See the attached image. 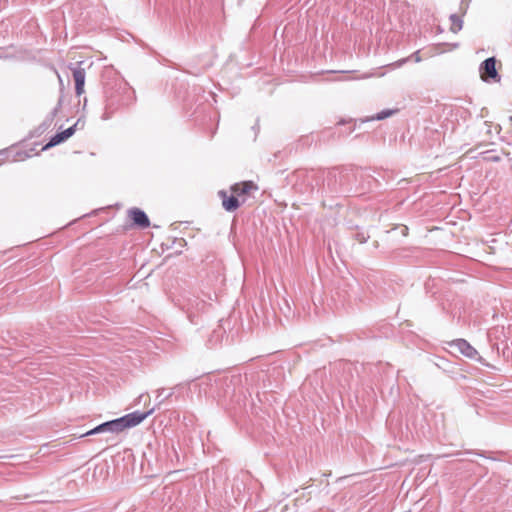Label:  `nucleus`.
<instances>
[{
  "mask_svg": "<svg viewBox=\"0 0 512 512\" xmlns=\"http://www.w3.org/2000/svg\"><path fill=\"white\" fill-rule=\"evenodd\" d=\"M154 412V408L146 411H134L132 413L126 414L120 418L104 422L97 427L91 429L86 432L84 436L99 434V433H113L118 434L124 431L127 428H132L139 425L143 422L148 416H150Z\"/></svg>",
  "mask_w": 512,
  "mask_h": 512,
  "instance_id": "obj_1",
  "label": "nucleus"
},
{
  "mask_svg": "<svg viewBox=\"0 0 512 512\" xmlns=\"http://www.w3.org/2000/svg\"><path fill=\"white\" fill-rule=\"evenodd\" d=\"M134 100V91L124 84L117 91L106 92L105 111L102 119H109L119 108L130 105Z\"/></svg>",
  "mask_w": 512,
  "mask_h": 512,
  "instance_id": "obj_2",
  "label": "nucleus"
},
{
  "mask_svg": "<svg viewBox=\"0 0 512 512\" xmlns=\"http://www.w3.org/2000/svg\"><path fill=\"white\" fill-rule=\"evenodd\" d=\"M479 72L481 79L485 82L500 81V75L496 70V59L494 57L485 59L479 67Z\"/></svg>",
  "mask_w": 512,
  "mask_h": 512,
  "instance_id": "obj_3",
  "label": "nucleus"
},
{
  "mask_svg": "<svg viewBox=\"0 0 512 512\" xmlns=\"http://www.w3.org/2000/svg\"><path fill=\"white\" fill-rule=\"evenodd\" d=\"M450 347L456 348L462 355L469 359H474L479 362H483L482 357L478 355L477 350L465 339H456L449 343Z\"/></svg>",
  "mask_w": 512,
  "mask_h": 512,
  "instance_id": "obj_4",
  "label": "nucleus"
},
{
  "mask_svg": "<svg viewBox=\"0 0 512 512\" xmlns=\"http://www.w3.org/2000/svg\"><path fill=\"white\" fill-rule=\"evenodd\" d=\"M81 63H78L76 66L72 67V75L75 81V92L77 96H80L84 93V85H85V69L80 67Z\"/></svg>",
  "mask_w": 512,
  "mask_h": 512,
  "instance_id": "obj_5",
  "label": "nucleus"
},
{
  "mask_svg": "<svg viewBox=\"0 0 512 512\" xmlns=\"http://www.w3.org/2000/svg\"><path fill=\"white\" fill-rule=\"evenodd\" d=\"M218 196L222 200V206L227 212H233L241 205L235 194L229 196L225 190L218 191Z\"/></svg>",
  "mask_w": 512,
  "mask_h": 512,
  "instance_id": "obj_6",
  "label": "nucleus"
},
{
  "mask_svg": "<svg viewBox=\"0 0 512 512\" xmlns=\"http://www.w3.org/2000/svg\"><path fill=\"white\" fill-rule=\"evenodd\" d=\"M128 215L134 225L140 228H147L150 226L149 218L143 210L139 208H131L128 210Z\"/></svg>",
  "mask_w": 512,
  "mask_h": 512,
  "instance_id": "obj_7",
  "label": "nucleus"
},
{
  "mask_svg": "<svg viewBox=\"0 0 512 512\" xmlns=\"http://www.w3.org/2000/svg\"><path fill=\"white\" fill-rule=\"evenodd\" d=\"M187 306L188 317L190 321L193 322L192 317L194 315V311H204L207 306V302L204 299H199V297H195L194 299H189Z\"/></svg>",
  "mask_w": 512,
  "mask_h": 512,
  "instance_id": "obj_8",
  "label": "nucleus"
},
{
  "mask_svg": "<svg viewBox=\"0 0 512 512\" xmlns=\"http://www.w3.org/2000/svg\"><path fill=\"white\" fill-rule=\"evenodd\" d=\"M257 186L252 181H246L242 183H236L231 186V191L237 197L245 195L249 193L251 190H256Z\"/></svg>",
  "mask_w": 512,
  "mask_h": 512,
  "instance_id": "obj_9",
  "label": "nucleus"
},
{
  "mask_svg": "<svg viewBox=\"0 0 512 512\" xmlns=\"http://www.w3.org/2000/svg\"><path fill=\"white\" fill-rule=\"evenodd\" d=\"M60 106H61V101L58 102L57 106L46 116L44 121L40 124L38 129L41 132H44L51 127V125L53 124L54 118L56 117V115L59 112Z\"/></svg>",
  "mask_w": 512,
  "mask_h": 512,
  "instance_id": "obj_10",
  "label": "nucleus"
},
{
  "mask_svg": "<svg viewBox=\"0 0 512 512\" xmlns=\"http://www.w3.org/2000/svg\"><path fill=\"white\" fill-rule=\"evenodd\" d=\"M450 21H451V31L453 33H457L458 31H460L462 29L463 21L458 15L451 14Z\"/></svg>",
  "mask_w": 512,
  "mask_h": 512,
  "instance_id": "obj_11",
  "label": "nucleus"
},
{
  "mask_svg": "<svg viewBox=\"0 0 512 512\" xmlns=\"http://www.w3.org/2000/svg\"><path fill=\"white\" fill-rule=\"evenodd\" d=\"M65 140H67V139H66V137H64V134L62 132H59V133L55 134L53 137H51L49 142L45 145L44 149L56 146V145L64 142Z\"/></svg>",
  "mask_w": 512,
  "mask_h": 512,
  "instance_id": "obj_12",
  "label": "nucleus"
},
{
  "mask_svg": "<svg viewBox=\"0 0 512 512\" xmlns=\"http://www.w3.org/2000/svg\"><path fill=\"white\" fill-rule=\"evenodd\" d=\"M176 389V387H174L168 394H165V396L163 395L164 392H165V389L164 388H160L157 390V395H156V400L158 401V404H161L163 403L166 399L172 397V395L174 394V390Z\"/></svg>",
  "mask_w": 512,
  "mask_h": 512,
  "instance_id": "obj_13",
  "label": "nucleus"
},
{
  "mask_svg": "<svg viewBox=\"0 0 512 512\" xmlns=\"http://www.w3.org/2000/svg\"><path fill=\"white\" fill-rule=\"evenodd\" d=\"M395 112H396V110H390V109L382 110L381 112L377 113L375 116L371 117L370 120H383V119L390 117Z\"/></svg>",
  "mask_w": 512,
  "mask_h": 512,
  "instance_id": "obj_14",
  "label": "nucleus"
},
{
  "mask_svg": "<svg viewBox=\"0 0 512 512\" xmlns=\"http://www.w3.org/2000/svg\"><path fill=\"white\" fill-rule=\"evenodd\" d=\"M77 122H79V120ZM77 125H78V123H75L73 126L62 131V133L64 134V137H66V139H68L75 133Z\"/></svg>",
  "mask_w": 512,
  "mask_h": 512,
  "instance_id": "obj_15",
  "label": "nucleus"
},
{
  "mask_svg": "<svg viewBox=\"0 0 512 512\" xmlns=\"http://www.w3.org/2000/svg\"><path fill=\"white\" fill-rule=\"evenodd\" d=\"M411 58L414 59L415 62H420L422 59L420 57V54H419V51H416L414 52L412 55H411Z\"/></svg>",
  "mask_w": 512,
  "mask_h": 512,
  "instance_id": "obj_16",
  "label": "nucleus"
},
{
  "mask_svg": "<svg viewBox=\"0 0 512 512\" xmlns=\"http://www.w3.org/2000/svg\"><path fill=\"white\" fill-rule=\"evenodd\" d=\"M10 153L11 152L9 150H2L0 151V157H4L3 159H9Z\"/></svg>",
  "mask_w": 512,
  "mask_h": 512,
  "instance_id": "obj_17",
  "label": "nucleus"
},
{
  "mask_svg": "<svg viewBox=\"0 0 512 512\" xmlns=\"http://www.w3.org/2000/svg\"><path fill=\"white\" fill-rule=\"evenodd\" d=\"M408 60H409V58H403V59H401V60L397 61L394 65H395L396 67H400V66H402L404 63H406Z\"/></svg>",
  "mask_w": 512,
  "mask_h": 512,
  "instance_id": "obj_18",
  "label": "nucleus"
},
{
  "mask_svg": "<svg viewBox=\"0 0 512 512\" xmlns=\"http://www.w3.org/2000/svg\"><path fill=\"white\" fill-rule=\"evenodd\" d=\"M359 241H360L361 243H364V242H366V238H365V237H362V239H359Z\"/></svg>",
  "mask_w": 512,
  "mask_h": 512,
  "instance_id": "obj_19",
  "label": "nucleus"
},
{
  "mask_svg": "<svg viewBox=\"0 0 512 512\" xmlns=\"http://www.w3.org/2000/svg\"><path fill=\"white\" fill-rule=\"evenodd\" d=\"M306 178L309 180L310 178H312V175H309L308 173L305 174Z\"/></svg>",
  "mask_w": 512,
  "mask_h": 512,
  "instance_id": "obj_20",
  "label": "nucleus"
},
{
  "mask_svg": "<svg viewBox=\"0 0 512 512\" xmlns=\"http://www.w3.org/2000/svg\"><path fill=\"white\" fill-rule=\"evenodd\" d=\"M478 455L481 457H486L483 453H478Z\"/></svg>",
  "mask_w": 512,
  "mask_h": 512,
  "instance_id": "obj_21",
  "label": "nucleus"
}]
</instances>
